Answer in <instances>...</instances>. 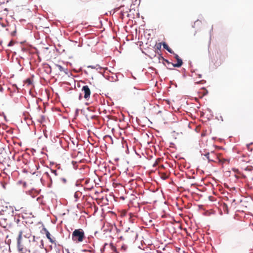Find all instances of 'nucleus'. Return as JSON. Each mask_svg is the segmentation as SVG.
Instances as JSON below:
<instances>
[{
    "label": "nucleus",
    "mask_w": 253,
    "mask_h": 253,
    "mask_svg": "<svg viewBox=\"0 0 253 253\" xmlns=\"http://www.w3.org/2000/svg\"><path fill=\"white\" fill-rule=\"evenodd\" d=\"M10 44H11V42H10L8 45H10Z\"/></svg>",
    "instance_id": "4be33fe9"
},
{
    "label": "nucleus",
    "mask_w": 253,
    "mask_h": 253,
    "mask_svg": "<svg viewBox=\"0 0 253 253\" xmlns=\"http://www.w3.org/2000/svg\"><path fill=\"white\" fill-rule=\"evenodd\" d=\"M75 196L77 197V193H75Z\"/></svg>",
    "instance_id": "aec40b11"
},
{
    "label": "nucleus",
    "mask_w": 253,
    "mask_h": 253,
    "mask_svg": "<svg viewBox=\"0 0 253 253\" xmlns=\"http://www.w3.org/2000/svg\"><path fill=\"white\" fill-rule=\"evenodd\" d=\"M167 64H168V63H167ZM168 66H169L168 68H169V69H171V67H173L171 66V64H168Z\"/></svg>",
    "instance_id": "dca6fc26"
},
{
    "label": "nucleus",
    "mask_w": 253,
    "mask_h": 253,
    "mask_svg": "<svg viewBox=\"0 0 253 253\" xmlns=\"http://www.w3.org/2000/svg\"><path fill=\"white\" fill-rule=\"evenodd\" d=\"M110 246H111V249L113 251L117 252V249H116V247L113 245V244H110Z\"/></svg>",
    "instance_id": "9b49d317"
},
{
    "label": "nucleus",
    "mask_w": 253,
    "mask_h": 253,
    "mask_svg": "<svg viewBox=\"0 0 253 253\" xmlns=\"http://www.w3.org/2000/svg\"><path fill=\"white\" fill-rule=\"evenodd\" d=\"M75 196L77 197V193H75Z\"/></svg>",
    "instance_id": "6ab92c4d"
},
{
    "label": "nucleus",
    "mask_w": 253,
    "mask_h": 253,
    "mask_svg": "<svg viewBox=\"0 0 253 253\" xmlns=\"http://www.w3.org/2000/svg\"><path fill=\"white\" fill-rule=\"evenodd\" d=\"M173 54H174V57H175V59H176L177 63L176 64H173V63L169 62L168 60H166V62H167V63H168V64H171L172 67H179L183 64L182 60L179 58V57L178 56V55L177 54H175L174 53Z\"/></svg>",
    "instance_id": "20e7f679"
},
{
    "label": "nucleus",
    "mask_w": 253,
    "mask_h": 253,
    "mask_svg": "<svg viewBox=\"0 0 253 253\" xmlns=\"http://www.w3.org/2000/svg\"><path fill=\"white\" fill-rule=\"evenodd\" d=\"M47 175H48V173L47 172L45 173Z\"/></svg>",
    "instance_id": "b1692460"
},
{
    "label": "nucleus",
    "mask_w": 253,
    "mask_h": 253,
    "mask_svg": "<svg viewBox=\"0 0 253 253\" xmlns=\"http://www.w3.org/2000/svg\"><path fill=\"white\" fill-rule=\"evenodd\" d=\"M75 1L78 3H81L83 1L82 0H75Z\"/></svg>",
    "instance_id": "2eb2a0df"
},
{
    "label": "nucleus",
    "mask_w": 253,
    "mask_h": 253,
    "mask_svg": "<svg viewBox=\"0 0 253 253\" xmlns=\"http://www.w3.org/2000/svg\"><path fill=\"white\" fill-rule=\"evenodd\" d=\"M163 47L166 49L170 53H174L172 50L169 46V45L165 42L163 44Z\"/></svg>",
    "instance_id": "6e6552de"
},
{
    "label": "nucleus",
    "mask_w": 253,
    "mask_h": 253,
    "mask_svg": "<svg viewBox=\"0 0 253 253\" xmlns=\"http://www.w3.org/2000/svg\"><path fill=\"white\" fill-rule=\"evenodd\" d=\"M82 92L84 94V98L88 100L90 95V90L87 85H84L82 89Z\"/></svg>",
    "instance_id": "39448f33"
},
{
    "label": "nucleus",
    "mask_w": 253,
    "mask_h": 253,
    "mask_svg": "<svg viewBox=\"0 0 253 253\" xmlns=\"http://www.w3.org/2000/svg\"><path fill=\"white\" fill-rule=\"evenodd\" d=\"M62 180L64 183L66 182V180L65 178H62Z\"/></svg>",
    "instance_id": "a211bd4d"
},
{
    "label": "nucleus",
    "mask_w": 253,
    "mask_h": 253,
    "mask_svg": "<svg viewBox=\"0 0 253 253\" xmlns=\"http://www.w3.org/2000/svg\"><path fill=\"white\" fill-rule=\"evenodd\" d=\"M199 77L201 78V75H199Z\"/></svg>",
    "instance_id": "5701e85b"
},
{
    "label": "nucleus",
    "mask_w": 253,
    "mask_h": 253,
    "mask_svg": "<svg viewBox=\"0 0 253 253\" xmlns=\"http://www.w3.org/2000/svg\"><path fill=\"white\" fill-rule=\"evenodd\" d=\"M126 236L127 237L130 238L132 240L136 239L137 237V234L135 232L133 231H130V232H128Z\"/></svg>",
    "instance_id": "0eeeda50"
},
{
    "label": "nucleus",
    "mask_w": 253,
    "mask_h": 253,
    "mask_svg": "<svg viewBox=\"0 0 253 253\" xmlns=\"http://www.w3.org/2000/svg\"><path fill=\"white\" fill-rule=\"evenodd\" d=\"M205 156L209 161L214 162L215 163L219 162L221 161L220 154H216L213 152H212L211 154L208 153L205 155Z\"/></svg>",
    "instance_id": "7ed1b4c3"
},
{
    "label": "nucleus",
    "mask_w": 253,
    "mask_h": 253,
    "mask_svg": "<svg viewBox=\"0 0 253 253\" xmlns=\"http://www.w3.org/2000/svg\"><path fill=\"white\" fill-rule=\"evenodd\" d=\"M122 16H124V14L122 12Z\"/></svg>",
    "instance_id": "412c9836"
},
{
    "label": "nucleus",
    "mask_w": 253,
    "mask_h": 253,
    "mask_svg": "<svg viewBox=\"0 0 253 253\" xmlns=\"http://www.w3.org/2000/svg\"><path fill=\"white\" fill-rule=\"evenodd\" d=\"M226 161V159L221 158V161H220L219 163H224Z\"/></svg>",
    "instance_id": "4468645a"
},
{
    "label": "nucleus",
    "mask_w": 253,
    "mask_h": 253,
    "mask_svg": "<svg viewBox=\"0 0 253 253\" xmlns=\"http://www.w3.org/2000/svg\"><path fill=\"white\" fill-rule=\"evenodd\" d=\"M29 231L30 229L26 225L24 224L22 228L19 232L17 238V248L18 252L20 253H28L30 252V251L27 250L26 247L24 245L22 240V236H25L24 234Z\"/></svg>",
    "instance_id": "f257e3e1"
},
{
    "label": "nucleus",
    "mask_w": 253,
    "mask_h": 253,
    "mask_svg": "<svg viewBox=\"0 0 253 253\" xmlns=\"http://www.w3.org/2000/svg\"><path fill=\"white\" fill-rule=\"evenodd\" d=\"M253 167L251 166H248L246 168V170H249V171H252L253 170Z\"/></svg>",
    "instance_id": "f8f14e48"
},
{
    "label": "nucleus",
    "mask_w": 253,
    "mask_h": 253,
    "mask_svg": "<svg viewBox=\"0 0 253 253\" xmlns=\"http://www.w3.org/2000/svg\"><path fill=\"white\" fill-rule=\"evenodd\" d=\"M55 66L59 69V70L61 72H65L66 69H64L63 67H62L60 65L56 64Z\"/></svg>",
    "instance_id": "1a4fd4ad"
},
{
    "label": "nucleus",
    "mask_w": 253,
    "mask_h": 253,
    "mask_svg": "<svg viewBox=\"0 0 253 253\" xmlns=\"http://www.w3.org/2000/svg\"><path fill=\"white\" fill-rule=\"evenodd\" d=\"M85 238L84 232L82 229H75L72 235V239L75 243H80Z\"/></svg>",
    "instance_id": "f03ea898"
},
{
    "label": "nucleus",
    "mask_w": 253,
    "mask_h": 253,
    "mask_svg": "<svg viewBox=\"0 0 253 253\" xmlns=\"http://www.w3.org/2000/svg\"><path fill=\"white\" fill-rule=\"evenodd\" d=\"M25 83L27 85H30L32 84V81L30 78H28L25 80Z\"/></svg>",
    "instance_id": "9d476101"
},
{
    "label": "nucleus",
    "mask_w": 253,
    "mask_h": 253,
    "mask_svg": "<svg viewBox=\"0 0 253 253\" xmlns=\"http://www.w3.org/2000/svg\"><path fill=\"white\" fill-rule=\"evenodd\" d=\"M51 172L54 174L55 175H57V171L56 170H51Z\"/></svg>",
    "instance_id": "ddd939ff"
},
{
    "label": "nucleus",
    "mask_w": 253,
    "mask_h": 253,
    "mask_svg": "<svg viewBox=\"0 0 253 253\" xmlns=\"http://www.w3.org/2000/svg\"><path fill=\"white\" fill-rule=\"evenodd\" d=\"M43 230L44 231L46 236L47 238L49 240V242L50 243H51L52 244L56 245V242L55 238L51 237L50 234L49 233L48 231L44 227L43 228Z\"/></svg>",
    "instance_id": "423d86ee"
},
{
    "label": "nucleus",
    "mask_w": 253,
    "mask_h": 253,
    "mask_svg": "<svg viewBox=\"0 0 253 253\" xmlns=\"http://www.w3.org/2000/svg\"><path fill=\"white\" fill-rule=\"evenodd\" d=\"M201 135H202V136H205V135H206V133H205V132H202V133L201 134Z\"/></svg>",
    "instance_id": "f3484780"
}]
</instances>
